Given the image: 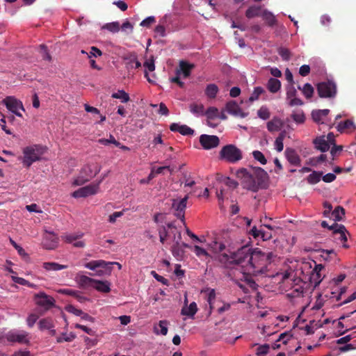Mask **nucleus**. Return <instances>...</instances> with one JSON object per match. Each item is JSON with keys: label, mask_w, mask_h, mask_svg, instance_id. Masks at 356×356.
<instances>
[{"label": "nucleus", "mask_w": 356, "mask_h": 356, "mask_svg": "<svg viewBox=\"0 0 356 356\" xmlns=\"http://www.w3.org/2000/svg\"><path fill=\"white\" fill-rule=\"evenodd\" d=\"M210 247L213 252L218 254V261L226 267H230L234 264L246 267L253 252L248 245L242 246L236 251H232L229 245L227 246L225 243L216 241H213Z\"/></svg>", "instance_id": "f257e3e1"}, {"label": "nucleus", "mask_w": 356, "mask_h": 356, "mask_svg": "<svg viewBox=\"0 0 356 356\" xmlns=\"http://www.w3.org/2000/svg\"><path fill=\"white\" fill-rule=\"evenodd\" d=\"M236 176L241 180L244 188L252 192L256 193L268 187V175L261 168H254L251 171L241 168L237 170Z\"/></svg>", "instance_id": "f03ea898"}, {"label": "nucleus", "mask_w": 356, "mask_h": 356, "mask_svg": "<svg viewBox=\"0 0 356 356\" xmlns=\"http://www.w3.org/2000/svg\"><path fill=\"white\" fill-rule=\"evenodd\" d=\"M274 257L273 252H263L258 248L253 250L252 257L246 265L248 275L258 276L265 275L268 271V266L272 262Z\"/></svg>", "instance_id": "7ed1b4c3"}, {"label": "nucleus", "mask_w": 356, "mask_h": 356, "mask_svg": "<svg viewBox=\"0 0 356 356\" xmlns=\"http://www.w3.org/2000/svg\"><path fill=\"white\" fill-rule=\"evenodd\" d=\"M282 282L287 292V297L290 298L302 297L305 293V282L297 277L293 272L286 271L282 274Z\"/></svg>", "instance_id": "20e7f679"}, {"label": "nucleus", "mask_w": 356, "mask_h": 356, "mask_svg": "<svg viewBox=\"0 0 356 356\" xmlns=\"http://www.w3.org/2000/svg\"><path fill=\"white\" fill-rule=\"evenodd\" d=\"M101 170V166L97 163L85 165L80 170L79 175L74 181V184L81 186L90 181Z\"/></svg>", "instance_id": "39448f33"}, {"label": "nucleus", "mask_w": 356, "mask_h": 356, "mask_svg": "<svg viewBox=\"0 0 356 356\" xmlns=\"http://www.w3.org/2000/svg\"><path fill=\"white\" fill-rule=\"evenodd\" d=\"M43 153V148L39 145H33L25 147L23 150V165L26 168H29L33 163L40 159V157Z\"/></svg>", "instance_id": "423d86ee"}, {"label": "nucleus", "mask_w": 356, "mask_h": 356, "mask_svg": "<svg viewBox=\"0 0 356 356\" xmlns=\"http://www.w3.org/2000/svg\"><path fill=\"white\" fill-rule=\"evenodd\" d=\"M219 157L222 160L234 163L242 159V152L234 145H227L221 149Z\"/></svg>", "instance_id": "0eeeda50"}, {"label": "nucleus", "mask_w": 356, "mask_h": 356, "mask_svg": "<svg viewBox=\"0 0 356 356\" xmlns=\"http://www.w3.org/2000/svg\"><path fill=\"white\" fill-rule=\"evenodd\" d=\"M117 265L118 269H121L122 265L118 262H107L104 260H94L86 263L84 266L90 270H95L98 268H102L98 270L97 274L102 275L104 274L110 275L111 273L112 266Z\"/></svg>", "instance_id": "6e6552de"}, {"label": "nucleus", "mask_w": 356, "mask_h": 356, "mask_svg": "<svg viewBox=\"0 0 356 356\" xmlns=\"http://www.w3.org/2000/svg\"><path fill=\"white\" fill-rule=\"evenodd\" d=\"M318 96L321 98H333L337 95V86L334 82L327 80L316 86Z\"/></svg>", "instance_id": "1a4fd4ad"}, {"label": "nucleus", "mask_w": 356, "mask_h": 356, "mask_svg": "<svg viewBox=\"0 0 356 356\" xmlns=\"http://www.w3.org/2000/svg\"><path fill=\"white\" fill-rule=\"evenodd\" d=\"M35 304L43 308L44 311H48L56 305V300L52 297L44 292H40L34 295Z\"/></svg>", "instance_id": "9d476101"}, {"label": "nucleus", "mask_w": 356, "mask_h": 356, "mask_svg": "<svg viewBox=\"0 0 356 356\" xmlns=\"http://www.w3.org/2000/svg\"><path fill=\"white\" fill-rule=\"evenodd\" d=\"M101 181H99L97 184H92L80 188L72 193V196L75 198H79L95 195L97 193Z\"/></svg>", "instance_id": "9b49d317"}, {"label": "nucleus", "mask_w": 356, "mask_h": 356, "mask_svg": "<svg viewBox=\"0 0 356 356\" xmlns=\"http://www.w3.org/2000/svg\"><path fill=\"white\" fill-rule=\"evenodd\" d=\"M29 333L25 331L8 332L5 338L9 342H17L19 343L29 344Z\"/></svg>", "instance_id": "f8f14e48"}, {"label": "nucleus", "mask_w": 356, "mask_h": 356, "mask_svg": "<svg viewBox=\"0 0 356 356\" xmlns=\"http://www.w3.org/2000/svg\"><path fill=\"white\" fill-rule=\"evenodd\" d=\"M188 199V196L186 195L180 200H172V208L175 211V215L182 222H184V213Z\"/></svg>", "instance_id": "ddd939ff"}, {"label": "nucleus", "mask_w": 356, "mask_h": 356, "mask_svg": "<svg viewBox=\"0 0 356 356\" xmlns=\"http://www.w3.org/2000/svg\"><path fill=\"white\" fill-rule=\"evenodd\" d=\"M3 102L10 111L15 113L17 116H22V113L18 112L19 108L24 111L23 104L20 101L17 100L13 97L10 96L5 98L3 100Z\"/></svg>", "instance_id": "4468645a"}, {"label": "nucleus", "mask_w": 356, "mask_h": 356, "mask_svg": "<svg viewBox=\"0 0 356 356\" xmlns=\"http://www.w3.org/2000/svg\"><path fill=\"white\" fill-rule=\"evenodd\" d=\"M200 143L204 149H210L218 147L220 140L217 136L202 134L200 137Z\"/></svg>", "instance_id": "2eb2a0df"}, {"label": "nucleus", "mask_w": 356, "mask_h": 356, "mask_svg": "<svg viewBox=\"0 0 356 356\" xmlns=\"http://www.w3.org/2000/svg\"><path fill=\"white\" fill-rule=\"evenodd\" d=\"M321 226L323 228H328L330 230H332L334 234H339L340 235L339 239L341 241H347V237L346 236V229L344 225L334 222L332 225L329 226L326 221H322Z\"/></svg>", "instance_id": "dca6fc26"}, {"label": "nucleus", "mask_w": 356, "mask_h": 356, "mask_svg": "<svg viewBox=\"0 0 356 356\" xmlns=\"http://www.w3.org/2000/svg\"><path fill=\"white\" fill-rule=\"evenodd\" d=\"M225 109L228 113L241 118H245L247 113H245L234 100H230L227 102Z\"/></svg>", "instance_id": "f3484780"}, {"label": "nucleus", "mask_w": 356, "mask_h": 356, "mask_svg": "<svg viewBox=\"0 0 356 356\" xmlns=\"http://www.w3.org/2000/svg\"><path fill=\"white\" fill-rule=\"evenodd\" d=\"M315 266L312 270L310 274L309 280L312 283H314V287H316L320 284L323 278L321 277V271L324 268V266L322 264H316L315 261Z\"/></svg>", "instance_id": "a211bd4d"}, {"label": "nucleus", "mask_w": 356, "mask_h": 356, "mask_svg": "<svg viewBox=\"0 0 356 356\" xmlns=\"http://www.w3.org/2000/svg\"><path fill=\"white\" fill-rule=\"evenodd\" d=\"M83 236V234H67L62 236L63 240L68 243H73V245L76 248H83L85 243L82 241H78Z\"/></svg>", "instance_id": "6ab92c4d"}, {"label": "nucleus", "mask_w": 356, "mask_h": 356, "mask_svg": "<svg viewBox=\"0 0 356 356\" xmlns=\"http://www.w3.org/2000/svg\"><path fill=\"white\" fill-rule=\"evenodd\" d=\"M58 243V237L54 233L49 232L44 237L42 244L45 249L53 250L56 248Z\"/></svg>", "instance_id": "aec40b11"}, {"label": "nucleus", "mask_w": 356, "mask_h": 356, "mask_svg": "<svg viewBox=\"0 0 356 356\" xmlns=\"http://www.w3.org/2000/svg\"><path fill=\"white\" fill-rule=\"evenodd\" d=\"M286 158L288 161L293 165L300 166L301 159L295 149L292 148H286L285 150Z\"/></svg>", "instance_id": "412c9836"}, {"label": "nucleus", "mask_w": 356, "mask_h": 356, "mask_svg": "<svg viewBox=\"0 0 356 356\" xmlns=\"http://www.w3.org/2000/svg\"><path fill=\"white\" fill-rule=\"evenodd\" d=\"M170 129L174 132H179L184 136L193 135L194 130L185 124H179L178 123H172L170 126Z\"/></svg>", "instance_id": "4be33fe9"}, {"label": "nucleus", "mask_w": 356, "mask_h": 356, "mask_svg": "<svg viewBox=\"0 0 356 356\" xmlns=\"http://www.w3.org/2000/svg\"><path fill=\"white\" fill-rule=\"evenodd\" d=\"M329 113V109L315 110L312 112V118L315 122L324 124L323 118L327 117Z\"/></svg>", "instance_id": "5701e85b"}, {"label": "nucleus", "mask_w": 356, "mask_h": 356, "mask_svg": "<svg viewBox=\"0 0 356 356\" xmlns=\"http://www.w3.org/2000/svg\"><path fill=\"white\" fill-rule=\"evenodd\" d=\"M194 68V65L189 64L186 61L181 60L179 63V70H177V74H183L184 78H187L190 76L192 69Z\"/></svg>", "instance_id": "b1692460"}, {"label": "nucleus", "mask_w": 356, "mask_h": 356, "mask_svg": "<svg viewBox=\"0 0 356 356\" xmlns=\"http://www.w3.org/2000/svg\"><path fill=\"white\" fill-rule=\"evenodd\" d=\"M314 143L316 148L322 152H327L330 147L329 143L325 139L324 136L316 138L314 140Z\"/></svg>", "instance_id": "393cba45"}, {"label": "nucleus", "mask_w": 356, "mask_h": 356, "mask_svg": "<svg viewBox=\"0 0 356 356\" xmlns=\"http://www.w3.org/2000/svg\"><path fill=\"white\" fill-rule=\"evenodd\" d=\"M261 7L259 6H250L245 11V17L248 19H252L256 17H259L262 14Z\"/></svg>", "instance_id": "a878e982"}, {"label": "nucleus", "mask_w": 356, "mask_h": 356, "mask_svg": "<svg viewBox=\"0 0 356 356\" xmlns=\"http://www.w3.org/2000/svg\"><path fill=\"white\" fill-rule=\"evenodd\" d=\"M111 284L108 281H99L95 280L93 287L96 290L103 293H108L111 291Z\"/></svg>", "instance_id": "bb28decb"}, {"label": "nucleus", "mask_w": 356, "mask_h": 356, "mask_svg": "<svg viewBox=\"0 0 356 356\" xmlns=\"http://www.w3.org/2000/svg\"><path fill=\"white\" fill-rule=\"evenodd\" d=\"M197 311V304L195 302H191L189 306L185 305L182 307L181 314L184 316L193 317Z\"/></svg>", "instance_id": "cd10ccee"}, {"label": "nucleus", "mask_w": 356, "mask_h": 356, "mask_svg": "<svg viewBox=\"0 0 356 356\" xmlns=\"http://www.w3.org/2000/svg\"><path fill=\"white\" fill-rule=\"evenodd\" d=\"M281 82L275 78H270L267 83L268 90L272 92L275 93L280 90Z\"/></svg>", "instance_id": "c85d7f7f"}, {"label": "nucleus", "mask_w": 356, "mask_h": 356, "mask_svg": "<svg viewBox=\"0 0 356 356\" xmlns=\"http://www.w3.org/2000/svg\"><path fill=\"white\" fill-rule=\"evenodd\" d=\"M261 17L269 26H273L277 24L275 15L266 10H263Z\"/></svg>", "instance_id": "c756f323"}, {"label": "nucleus", "mask_w": 356, "mask_h": 356, "mask_svg": "<svg viewBox=\"0 0 356 356\" xmlns=\"http://www.w3.org/2000/svg\"><path fill=\"white\" fill-rule=\"evenodd\" d=\"M43 268L47 270L57 271L66 269L67 266L59 264L56 262H44L42 264Z\"/></svg>", "instance_id": "7c9ffc66"}, {"label": "nucleus", "mask_w": 356, "mask_h": 356, "mask_svg": "<svg viewBox=\"0 0 356 356\" xmlns=\"http://www.w3.org/2000/svg\"><path fill=\"white\" fill-rule=\"evenodd\" d=\"M282 126V123L281 120L277 118H273L267 123V129L270 132L279 131Z\"/></svg>", "instance_id": "2f4dec72"}, {"label": "nucleus", "mask_w": 356, "mask_h": 356, "mask_svg": "<svg viewBox=\"0 0 356 356\" xmlns=\"http://www.w3.org/2000/svg\"><path fill=\"white\" fill-rule=\"evenodd\" d=\"M218 87L214 83L208 84L205 89V95L210 99H214L218 92Z\"/></svg>", "instance_id": "473e14b6"}, {"label": "nucleus", "mask_w": 356, "mask_h": 356, "mask_svg": "<svg viewBox=\"0 0 356 356\" xmlns=\"http://www.w3.org/2000/svg\"><path fill=\"white\" fill-rule=\"evenodd\" d=\"M126 59L129 60V62L128 63V68L138 69L141 67V63L138 60L137 56L135 53L130 54Z\"/></svg>", "instance_id": "72a5a7b5"}, {"label": "nucleus", "mask_w": 356, "mask_h": 356, "mask_svg": "<svg viewBox=\"0 0 356 356\" xmlns=\"http://www.w3.org/2000/svg\"><path fill=\"white\" fill-rule=\"evenodd\" d=\"M38 325L40 330H50L54 327L53 320L51 318H44L40 320Z\"/></svg>", "instance_id": "f704fd0d"}, {"label": "nucleus", "mask_w": 356, "mask_h": 356, "mask_svg": "<svg viewBox=\"0 0 356 356\" xmlns=\"http://www.w3.org/2000/svg\"><path fill=\"white\" fill-rule=\"evenodd\" d=\"M218 180L232 189H234L238 186V183L236 181L232 179L229 177L220 176L218 178Z\"/></svg>", "instance_id": "c9c22d12"}, {"label": "nucleus", "mask_w": 356, "mask_h": 356, "mask_svg": "<svg viewBox=\"0 0 356 356\" xmlns=\"http://www.w3.org/2000/svg\"><path fill=\"white\" fill-rule=\"evenodd\" d=\"M95 282V279L86 275H81L79 278V283L83 287H93Z\"/></svg>", "instance_id": "e433bc0d"}, {"label": "nucleus", "mask_w": 356, "mask_h": 356, "mask_svg": "<svg viewBox=\"0 0 356 356\" xmlns=\"http://www.w3.org/2000/svg\"><path fill=\"white\" fill-rule=\"evenodd\" d=\"M322 176L323 172L313 171L312 173L307 177V181L310 184H316L320 181Z\"/></svg>", "instance_id": "4c0bfd02"}, {"label": "nucleus", "mask_w": 356, "mask_h": 356, "mask_svg": "<svg viewBox=\"0 0 356 356\" xmlns=\"http://www.w3.org/2000/svg\"><path fill=\"white\" fill-rule=\"evenodd\" d=\"M298 89L301 90L303 95L307 99H310L314 95V88L310 83H305L302 88L298 86Z\"/></svg>", "instance_id": "58836bf2"}, {"label": "nucleus", "mask_w": 356, "mask_h": 356, "mask_svg": "<svg viewBox=\"0 0 356 356\" xmlns=\"http://www.w3.org/2000/svg\"><path fill=\"white\" fill-rule=\"evenodd\" d=\"M331 215L335 221H340L345 215V209L342 207L338 206L331 213Z\"/></svg>", "instance_id": "ea45409f"}, {"label": "nucleus", "mask_w": 356, "mask_h": 356, "mask_svg": "<svg viewBox=\"0 0 356 356\" xmlns=\"http://www.w3.org/2000/svg\"><path fill=\"white\" fill-rule=\"evenodd\" d=\"M286 136V132L282 131L275 141V147L277 152H280L284 149L283 140Z\"/></svg>", "instance_id": "a19ab883"}, {"label": "nucleus", "mask_w": 356, "mask_h": 356, "mask_svg": "<svg viewBox=\"0 0 356 356\" xmlns=\"http://www.w3.org/2000/svg\"><path fill=\"white\" fill-rule=\"evenodd\" d=\"M172 234H174L173 241L175 242V244L172 247V254H175L176 248L181 245L180 242L181 241V233L177 230Z\"/></svg>", "instance_id": "79ce46f5"}, {"label": "nucleus", "mask_w": 356, "mask_h": 356, "mask_svg": "<svg viewBox=\"0 0 356 356\" xmlns=\"http://www.w3.org/2000/svg\"><path fill=\"white\" fill-rule=\"evenodd\" d=\"M204 107L203 104H191L190 105V111L196 115H201L204 114Z\"/></svg>", "instance_id": "37998d69"}, {"label": "nucleus", "mask_w": 356, "mask_h": 356, "mask_svg": "<svg viewBox=\"0 0 356 356\" xmlns=\"http://www.w3.org/2000/svg\"><path fill=\"white\" fill-rule=\"evenodd\" d=\"M102 29H106L111 33H118L120 31V23L118 22H113L105 24Z\"/></svg>", "instance_id": "c03bdc74"}, {"label": "nucleus", "mask_w": 356, "mask_h": 356, "mask_svg": "<svg viewBox=\"0 0 356 356\" xmlns=\"http://www.w3.org/2000/svg\"><path fill=\"white\" fill-rule=\"evenodd\" d=\"M265 92V90L260 86L255 87L250 97H249V102H252L259 99V96Z\"/></svg>", "instance_id": "a18cd8bd"}, {"label": "nucleus", "mask_w": 356, "mask_h": 356, "mask_svg": "<svg viewBox=\"0 0 356 356\" xmlns=\"http://www.w3.org/2000/svg\"><path fill=\"white\" fill-rule=\"evenodd\" d=\"M112 97L121 99L122 102H128L130 99L129 95L124 90H118V92L112 94Z\"/></svg>", "instance_id": "49530a36"}, {"label": "nucleus", "mask_w": 356, "mask_h": 356, "mask_svg": "<svg viewBox=\"0 0 356 356\" xmlns=\"http://www.w3.org/2000/svg\"><path fill=\"white\" fill-rule=\"evenodd\" d=\"M168 322L166 321H160L159 323V327L160 330H159L157 327H154L155 332L156 334H161L162 335H166L168 333V327H167Z\"/></svg>", "instance_id": "de8ad7c7"}, {"label": "nucleus", "mask_w": 356, "mask_h": 356, "mask_svg": "<svg viewBox=\"0 0 356 356\" xmlns=\"http://www.w3.org/2000/svg\"><path fill=\"white\" fill-rule=\"evenodd\" d=\"M215 298H216L215 290L214 289L209 290L208 295H207V301L209 305V309H210L209 314H211V312L213 309V301L215 300Z\"/></svg>", "instance_id": "09e8293b"}, {"label": "nucleus", "mask_w": 356, "mask_h": 356, "mask_svg": "<svg viewBox=\"0 0 356 356\" xmlns=\"http://www.w3.org/2000/svg\"><path fill=\"white\" fill-rule=\"evenodd\" d=\"M76 336L72 332H70L69 334L65 333L62 334V337H58L56 339L57 343H63L64 341L70 342L72 341L75 339Z\"/></svg>", "instance_id": "8fccbe9b"}, {"label": "nucleus", "mask_w": 356, "mask_h": 356, "mask_svg": "<svg viewBox=\"0 0 356 356\" xmlns=\"http://www.w3.org/2000/svg\"><path fill=\"white\" fill-rule=\"evenodd\" d=\"M293 120L298 124L303 123L305 120V116L302 111H299L296 113H293L291 115Z\"/></svg>", "instance_id": "3c124183"}, {"label": "nucleus", "mask_w": 356, "mask_h": 356, "mask_svg": "<svg viewBox=\"0 0 356 356\" xmlns=\"http://www.w3.org/2000/svg\"><path fill=\"white\" fill-rule=\"evenodd\" d=\"M99 143L104 145H108L111 143L115 145V146H120V142L115 140L113 136L110 135L109 139H105V138H101L98 140Z\"/></svg>", "instance_id": "603ef678"}, {"label": "nucleus", "mask_w": 356, "mask_h": 356, "mask_svg": "<svg viewBox=\"0 0 356 356\" xmlns=\"http://www.w3.org/2000/svg\"><path fill=\"white\" fill-rule=\"evenodd\" d=\"M278 54L284 60H289L291 58V51L287 48L280 47L278 49Z\"/></svg>", "instance_id": "864d4df0"}, {"label": "nucleus", "mask_w": 356, "mask_h": 356, "mask_svg": "<svg viewBox=\"0 0 356 356\" xmlns=\"http://www.w3.org/2000/svg\"><path fill=\"white\" fill-rule=\"evenodd\" d=\"M218 113L217 108L211 106L206 111V115L209 119H214L218 117Z\"/></svg>", "instance_id": "5fc2aeb1"}, {"label": "nucleus", "mask_w": 356, "mask_h": 356, "mask_svg": "<svg viewBox=\"0 0 356 356\" xmlns=\"http://www.w3.org/2000/svg\"><path fill=\"white\" fill-rule=\"evenodd\" d=\"M353 126V122L350 120H347L344 121L343 122H340L338 124L337 130L341 133L345 129H350Z\"/></svg>", "instance_id": "6e6d98bb"}, {"label": "nucleus", "mask_w": 356, "mask_h": 356, "mask_svg": "<svg viewBox=\"0 0 356 356\" xmlns=\"http://www.w3.org/2000/svg\"><path fill=\"white\" fill-rule=\"evenodd\" d=\"M39 47H40V53L41 54L42 58L44 60L50 61L51 60V56L49 54L47 47L44 44H40Z\"/></svg>", "instance_id": "4d7b16f0"}, {"label": "nucleus", "mask_w": 356, "mask_h": 356, "mask_svg": "<svg viewBox=\"0 0 356 356\" xmlns=\"http://www.w3.org/2000/svg\"><path fill=\"white\" fill-rule=\"evenodd\" d=\"M252 155L257 161H259L262 165H265L267 163V160L265 158L264 154L259 150L254 151Z\"/></svg>", "instance_id": "13d9d810"}, {"label": "nucleus", "mask_w": 356, "mask_h": 356, "mask_svg": "<svg viewBox=\"0 0 356 356\" xmlns=\"http://www.w3.org/2000/svg\"><path fill=\"white\" fill-rule=\"evenodd\" d=\"M257 115L260 118L263 120L268 119L270 115L268 109L265 106H262L257 111Z\"/></svg>", "instance_id": "bf43d9fd"}, {"label": "nucleus", "mask_w": 356, "mask_h": 356, "mask_svg": "<svg viewBox=\"0 0 356 356\" xmlns=\"http://www.w3.org/2000/svg\"><path fill=\"white\" fill-rule=\"evenodd\" d=\"M269 345L268 344H264L260 346H259L257 349V356H265L268 354L269 350Z\"/></svg>", "instance_id": "052dcab7"}, {"label": "nucleus", "mask_w": 356, "mask_h": 356, "mask_svg": "<svg viewBox=\"0 0 356 356\" xmlns=\"http://www.w3.org/2000/svg\"><path fill=\"white\" fill-rule=\"evenodd\" d=\"M297 94L296 89L293 86V85H289L286 87V99H291L293 97H296Z\"/></svg>", "instance_id": "680f3d73"}, {"label": "nucleus", "mask_w": 356, "mask_h": 356, "mask_svg": "<svg viewBox=\"0 0 356 356\" xmlns=\"http://www.w3.org/2000/svg\"><path fill=\"white\" fill-rule=\"evenodd\" d=\"M65 310L69 312L72 313L77 316H80L83 314V311L79 309H76L75 307H74L72 305H67L65 307Z\"/></svg>", "instance_id": "e2e57ef3"}, {"label": "nucleus", "mask_w": 356, "mask_h": 356, "mask_svg": "<svg viewBox=\"0 0 356 356\" xmlns=\"http://www.w3.org/2000/svg\"><path fill=\"white\" fill-rule=\"evenodd\" d=\"M159 239L161 243H164L168 236V231L165 226L159 229Z\"/></svg>", "instance_id": "0e129e2a"}, {"label": "nucleus", "mask_w": 356, "mask_h": 356, "mask_svg": "<svg viewBox=\"0 0 356 356\" xmlns=\"http://www.w3.org/2000/svg\"><path fill=\"white\" fill-rule=\"evenodd\" d=\"M102 55V51L99 49H98L96 47H90V51L88 54V58H90L92 56L98 57V56H101Z\"/></svg>", "instance_id": "69168bd1"}, {"label": "nucleus", "mask_w": 356, "mask_h": 356, "mask_svg": "<svg viewBox=\"0 0 356 356\" xmlns=\"http://www.w3.org/2000/svg\"><path fill=\"white\" fill-rule=\"evenodd\" d=\"M194 252L197 257H202V256L208 257L209 256L208 252L204 248H202L198 245L194 246Z\"/></svg>", "instance_id": "338daca9"}, {"label": "nucleus", "mask_w": 356, "mask_h": 356, "mask_svg": "<svg viewBox=\"0 0 356 356\" xmlns=\"http://www.w3.org/2000/svg\"><path fill=\"white\" fill-rule=\"evenodd\" d=\"M38 319V315H36L35 314H31L28 316L27 320H26L27 325H29V327H32Z\"/></svg>", "instance_id": "774afa93"}]
</instances>
